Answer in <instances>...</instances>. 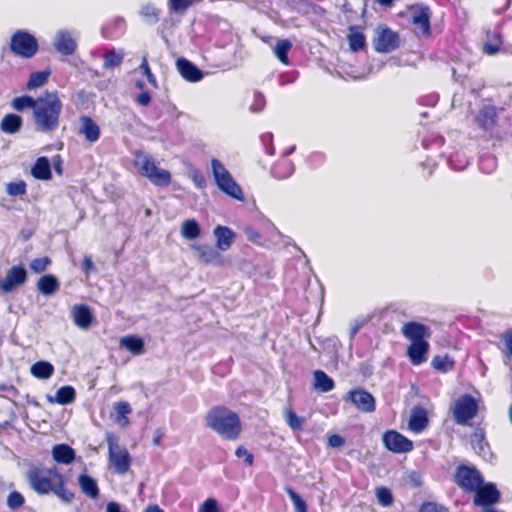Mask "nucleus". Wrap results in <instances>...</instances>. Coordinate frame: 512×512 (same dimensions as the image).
<instances>
[{"label": "nucleus", "instance_id": "nucleus-51", "mask_svg": "<svg viewBox=\"0 0 512 512\" xmlns=\"http://www.w3.org/2000/svg\"><path fill=\"white\" fill-rule=\"evenodd\" d=\"M6 504L9 509L17 510L25 504V498L20 492L12 491L7 496Z\"/></svg>", "mask_w": 512, "mask_h": 512}, {"label": "nucleus", "instance_id": "nucleus-59", "mask_svg": "<svg viewBox=\"0 0 512 512\" xmlns=\"http://www.w3.org/2000/svg\"><path fill=\"white\" fill-rule=\"evenodd\" d=\"M244 234L246 235L248 241L259 244L261 241V234L252 227H245Z\"/></svg>", "mask_w": 512, "mask_h": 512}, {"label": "nucleus", "instance_id": "nucleus-57", "mask_svg": "<svg viewBox=\"0 0 512 512\" xmlns=\"http://www.w3.org/2000/svg\"><path fill=\"white\" fill-rule=\"evenodd\" d=\"M198 512H219V507L216 499L208 498L199 507Z\"/></svg>", "mask_w": 512, "mask_h": 512}, {"label": "nucleus", "instance_id": "nucleus-63", "mask_svg": "<svg viewBox=\"0 0 512 512\" xmlns=\"http://www.w3.org/2000/svg\"><path fill=\"white\" fill-rule=\"evenodd\" d=\"M140 68L142 69L143 71V74L147 77L148 81L152 84H156V79H155V76L153 75V73L151 72L150 70V67L148 65V62L146 60V58L143 59L141 65H140Z\"/></svg>", "mask_w": 512, "mask_h": 512}, {"label": "nucleus", "instance_id": "nucleus-62", "mask_svg": "<svg viewBox=\"0 0 512 512\" xmlns=\"http://www.w3.org/2000/svg\"><path fill=\"white\" fill-rule=\"evenodd\" d=\"M367 323L365 319H356L350 326V339L353 340L359 330Z\"/></svg>", "mask_w": 512, "mask_h": 512}, {"label": "nucleus", "instance_id": "nucleus-42", "mask_svg": "<svg viewBox=\"0 0 512 512\" xmlns=\"http://www.w3.org/2000/svg\"><path fill=\"white\" fill-rule=\"evenodd\" d=\"M50 74V70L31 73L26 84V89L34 90L43 86L48 81Z\"/></svg>", "mask_w": 512, "mask_h": 512}, {"label": "nucleus", "instance_id": "nucleus-48", "mask_svg": "<svg viewBox=\"0 0 512 512\" xmlns=\"http://www.w3.org/2000/svg\"><path fill=\"white\" fill-rule=\"evenodd\" d=\"M285 420L287 425L294 431H300L303 428L304 418L299 417L292 409L286 411Z\"/></svg>", "mask_w": 512, "mask_h": 512}, {"label": "nucleus", "instance_id": "nucleus-26", "mask_svg": "<svg viewBox=\"0 0 512 512\" xmlns=\"http://www.w3.org/2000/svg\"><path fill=\"white\" fill-rule=\"evenodd\" d=\"M36 286L41 294L48 296L59 290L60 283L55 275L46 274L38 279Z\"/></svg>", "mask_w": 512, "mask_h": 512}, {"label": "nucleus", "instance_id": "nucleus-28", "mask_svg": "<svg viewBox=\"0 0 512 512\" xmlns=\"http://www.w3.org/2000/svg\"><path fill=\"white\" fill-rule=\"evenodd\" d=\"M56 50L63 55H72L76 50V42L67 32L59 33L54 44Z\"/></svg>", "mask_w": 512, "mask_h": 512}, {"label": "nucleus", "instance_id": "nucleus-27", "mask_svg": "<svg viewBox=\"0 0 512 512\" xmlns=\"http://www.w3.org/2000/svg\"><path fill=\"white\" fill-rule=\"evenodd\" d=\"M199 256V260L204 264H220L222 258L217 249L209 245H199L194 248Z\"/></svg>", "mask_w": 512, "mask_h": 512}, {"label": "nucleus", "instance_id": "nucleus-12", "mask_svg": "<svg viewBox=\"0 0 512 512\" xmlns=\"http://www.w3.org/2000/svg\"><path fill=\"white\" fill-rule=\"evenodd\" d=\"M473 503L475 506L482 509L493 508V506L500 502L501 493L492 482H484L479 485V488L474 491Z\"/></svg>", "mask_w": 512, "mask_h": 512}, {"label": "nucleus", "instance_id": "nucleus-17", "mask_svg": "<svg viewBox=\"0 0 512 512\" xmlns=\"http://www.w3.org/2000/svg\"><path fill=\"white\" fill-rule=\"evenodd\" d=\"M28 278L27 271L22 265H14L7 270L4 279L0 280V291L9 293L19 286L26 283Z\"/></svg>", "mask_w": 512, "mask_h": 512}, {"label": "nucleus", "instance_id": "nucleus-52", "mask_svg": "<svg viewBox=\"0 0 512 512\" xmlns=\"http://www.w3.org/2000/svg\"><path fill=\"white\" fill-rule=\"evenodd\" d=\"M6 191L10 196H22L26 194L27 185L23 180L10 182L6 186Z\"/></svg>", "mask_w": 512, "mask_h": 512}, {"label": "nucleus", "instance_id": "nucleus-13", "mask_svg": "<svg viewBox=\"0 0 512 512\" xmlns=\"http://www.w3.org/2000/svg\"><path fill=\"white\" fill-rule=\"evenodd\" d=\"M384 447L396 454L409 453L414 449L413 441L396 430H387L382 435Z\"/></svg>", "mask_w": 512, "mask_h": 512}, {"label": "nucleus", "instance_id": "nucleus-21", "mask_svg": "<svg viewBox=\"0 0 512 512\" xmlns=\"http://www.w3.org/2000/svg\"><path fill=\"white\" fill-rule=\"evenodd\" d=\"M177 66L182 77L189 82H198L204 76L203 72L187 59H179L177 61Z\"/></svg>", "mask_w": 512, "mask_h": 512}, {"label": "nucleus", "instance_id": "nucleus-14", "mask_svg": "<svg viewBox=\"0 0 512 512\" xmlns=\"http://www.w3.org/2000/svg\"><path fill=\"white\" fill-rule=\"evenodd\" d=\"M474 122L480 130L492 132L498 126V108L492 104L483 105L478 109Z\"/></svg>", "mask_w": 512, "mask_h": 512}, {"label": "nucleus", "instance_id": "nucleus-46", "mask_svg": "<svg viewBox=\"0 0 512 512\" xmlns=\"http://www.w3.org/2000/svg\"><path fill=\"white\" fill-rule=\"evenodd\" d=\"M471 445L474 449L478 450L479 453H483L485 448L488 447L486 441L485 432L483 429L475 430L471 435Z\"/></svg>", "mask_w": 512, "mask_h": 512}, {"label": "nucleus", "instance_id": "nucleus-41", "mask_svg": "<svg viewBox=\"0 0 512 512\" xmlns=\"http://www.w3.org/2000/svg\"><path fill=\"white\" fill-rule=\"evenodd\" d=\"M502 44L503 38L501 34H492L488 36V41L483 44L482 50L485 54L494 56L500 51Z\"/></svg>", "mask_w": 512, "mask_h": 512}, {"label": "nucleus", "instance_id": "nucleus-49", "mask_svg": "<svg viewBox=\"0 0 512 512\" xmlns=\"http://www.w3.org/2000/svg\"><path fill=\"white\" fill-rule=\"evenodd\" d=\"M52 264V260L48 256H43L40 258L33 259L30 264L29 268L34 273L40 274L47 270V268Z\"/></svg>", "mask_w": 512, "mask_h": 512}, {"label": "nucleus", "instance_id": "nucleus-22", "mask_svg": "<svg viewBox=\"0 0 512 512\" xmlns=\"http://www.w3.org/2000/svg\"><path fill=\"white\" fill-rule=\"evenodd\" d=\"M74 323L82 329L91 326L93 322V314L90 308L85 304H77L72 309Z\"/></svg>", "mask_w": 512, "mask_h": 512}, {"label": "nucleus", "instance_id": "nucleus-23", "mask_svg": "<svg viewBox=\"0 0 512 512\" xmlns=\"http://www.w3.org/2000/svg\"><path fill=\"white\" fill-rule=\"evenodd\" d=\"M53 459L60 464H70L75 460V450L68 444H56L52 448Z\"/></svg>", "mask_w": 512, "mask_h": 512}, {"label": "nucleus", "instance_id": "nucleus-55", "mask_svg": "<svg viewBox=\"0 0 512 512\" xmlns=\"http://www.w3.org/2000/svg\"><path fill=\"white\" fill-rule=\"evenodd\" d=\"M254 102L250 106L252 112H260L263 110L266 104L264 95L261 92L256 91L253 95Z\"/></svg>", "mask_w": 512, "mask_h": 512}, {"label": "nucleus", "instance_id": "nucleus-61", "mask_svg": "<svg viewBox=\"0 0 512 512\" xmlns=\"http://www.w3.org/2000/svg\"><path fill=\"white\" fill-rule=\"evenodd\" d=\"M344 444H345V438L342 437L341 435L332 434V435L328 436V445L331 448H340V447L344 446Z\"/></svg>", "mask_w": 512, "mask_h": 512}, {"label": "nucleus", "instance_id": "nucleus-53", "mask_svg": "<svg viewBox=\"0 0 512 512\" xmlns=\"http://www.w3.org/2000/svg\"><path fill=\"white\" fill-rule=\"evenodd\" d=\"M122 55L117 54L114 50L105 53L104 55V66L105 67H116L122 63Z\"/></svg>", "mask_w": 512, "mask_h": 512}, {"label": "nucleus", "instance_id": "nucleus-31", "mask_svg": "<svg viewBox=\"0 0 512 512\" xmlns=\"http://www.w3.org/2000/svg\"><path fill=\"white\" fill-rule=\"evenodd\" d=\"M22 125L23 119L21 116L9 113L2 118L0 129L7 134H15L21 129Z\"/></svg>", "mask_w": 512, "mask_h": 512}, {"label": "nucleus", "instance_id": "nucleus-45", "mask_svg": "<svg viewBox=\"0 0 512 512\" xmlns=\"http://www.w3.org/2000/svg\"><path fill=\"white\" fill-rule=\"evenodd\" d=\"M198 0H167L170 14H185L186 11Z\"/></svg>", "mask_w": 512, "mask_h": 512}, {"label": "nucleus", "instance_id": "nucleus-19", "mask_svg": "<svg viewBox=\"0 0 512 512\" xmlns=\"http://www.w3.org/2000/svg\"><path fill=\"white\" fill-rule=\"evenodd\" d=\"M79 134L83 135L85 140L95 143L100 139L101 130L99 125L89 116L83 115L79 118Z\"/></svg>", "mask_w": 512, "mask_h": 512}, {"label": "nucleus", "instance_id": "nucleus-39", "mask_svg": "<svg viewBox=\"0 0 512 512\" xmlns=\"http://www.w3.org/2000/svg\"><path fill=\"white\" fill-rule=\"evenodd\" d=\"M38 98H33L29 95H22L19 97H16L12 100L11 106L14 110L18 112H22L25 109H33L35 110V107L37 105Z\"/></svg>", "mask_w": 512, "mask_h": 512}, {"label": "nucleus", "instance_id": "nucleus-34", "mask_svg": "<svg viewBox=\"0 0 512 512\" xmlns=\"http://www.w3.org/2000/svg\"><path fill=\"white\" fill-rule=\"evenodd\" d=\"M347 39L349 48L353 52H358L366 47L365 35L358 31V28L355 26L350 27V33L348 34Z\"/></svg>", "mask_w": 512, "mask_h": 512}, {"label": "nucleus", "instance_id": "nucleus-8", "mask_svg": "<svg viewBox=\"0 0 512 512\" xmlns=\"http://www.w3.org/2000/svg\"><path fill=\"white\" fill-rule=\"evenodd\" d=\"M135 164L139 166V172L142 176L148 178L154 185L160 187L169 186L171 183V174L165 169H160L151 156H142L139 160L137 156Z\"/></svg>", "mask_w": 512, "mask_h": 512}, {"label": "nucleus", "instance_id": "nucleus-1", "mask_svg": "<svg viewBox=\"0 0 512 512\" xmlns=\"http://www.w3.org/2000/svg\"><path fill=\"white\" fill-rule=\"evenodd\" d=\"M30 487L39 495L55 494L60 500L70 503L74 493L66 487V480L56 466L47 468L33 466L26 474Z\"/></svg>", "mask_w": 512, "mask_h": 512}, {"label": "nucleus", "instance_id": "nucleus-24", "mask_svg": "<svg viewBox=\"0 0 512 512\" xmlns=\"http://www.w3.org/2000/svg\"><path fill=\"white\" fill-rule=\"evenodd\" d=\"M294 164L290 159L281 158L271 167V174L274 178L284 180L294 173Z\"/></svg>", "mask_w": 512, "mask_h": 512}, {"label": "nucleus", "instance_id": "nucleus-37", "mask_svg": "<svg viewBox=\"0 0 512 512\" xmlns=\"http://www.w3.org/2000/svg\"><path fill=\"white\" fill-rule=\"evenodd\" d=\"M54 373V366L47 361H38L31 367V374L38 379H48Z\"/></svg>", "mask_w": 512, "mask_h": 512}, {"label": "nucleus", "instance_id": "nucleus-47", "mask_svg": "<svg viewBox=\"0 0 512 512\" xmlns=\"http://www.w3.org/2000/svg\"><path fill=\"white\" fill-rule=\"evenodd\" d=\"M285 490L294 505L295 512H308L306 502L293 488L286 487Z\"/></svg>", "mask_w": 512, "mask_h": 512}, {"label": "nucleus", "instance_id": "nucleus-6", "mask_svg": "<svg viewBox=\"0 0 512 512\" xmlns=\"http://www.w3.org/2000/svg\"><path fill=\"white\" fill-rule=\"evenodd\" d=\"M211 169L215 183L222 192L237 200L244 198L241 187L220 160L213 158L211 160Z\"/></svg>", "mask_w": 512, "mask_h": 512}, {"label": "nucleus", "instance_id": "nucleus-5", "mask_svg": "<svg viewBox=\"0 0 512 512\" xmlns=\"http://www.w3.org/2000/svg\"><path fill=\"white\" fill-rule=\"evenodd\" d=\"M108 445V464L115 474H126L132 464V457L129 451L119 444L118 438L113 434L106 436Z\"/></svg>", "mask_w": 512, "mask_h": 512}, {"label": "nucleus", "instance_id": "nucleus-29", "mask_svg": "<svg viewBox=\"0 0 512 512\" xmlns=\"http://www.w3.org/2000/svg\"><path fill=\"white\" fill-rule=\"evenodd\" d=\"M119 344L133 355L144 353V341L136 335H126L120 338Z\"/></svg>", "mask_w": 512, "mask_h": 512}, {"label": "nucleus", "instance_id": "nucleus-44", "mask_svg": "<svg viewBox=\"0 0 512 512\" xmlns=\"http://www.w3.org/2000/svg\"><path fill=\"white\" fill-rule=\"evenodd\" d=\"M76 398V391L72 386L66 385L59 388L56 392L55 402L60 405L72 403Z\"/></svg>", "mask_w": 512, "mask_h": 512}, {"label": "nucleus", "instance_id": "nucleus-54", "mask_svg": "<svg viewBox=\"0 0 512 512\" xmlns=\"http://www.w3.org/2000/svg\"><path fill=\"white\" fill-rule=\"evenodd\" d=\"M235 455L238 458H244V463L247 466H252L254 463V456L244 446H238L235 450Z\"/></svg>", "mask_w": 512, "mask_h": 512}, {"label": "nucleus", "instance_id": "nucleus-58", "mask_svg": "<svg viewBox=\"0 0 512 512\" xmlns=\"http://www.w3.org/2000/svg\"><path fill=\"white\" fill-rule=\"evenodd\" d=\"M191 179L197 188L204 189L207 185L205 176L200 170H194Z\"/></svg>", "mask_w": 512, "mask_h": 512}, {"label": "nucleus", "instance_id": "nucleus-11", "mask_svg": "<svg viewBox=\"0 0 512 512\" xmlns=\"http://www.w3.org/2000/svg\"><path fill=\"white\" fill-rule=\"evenodd\" d=\"M478 402L470 394L460 396L453 407L454 421L459 425H466L478 413Z\"/></svg>", "mask_w": 512, "mask_h": 512}, {"label": "nucleus", "instance_id": "nucleus-30", "mask_svg": "<svg viewBox=\"0 0 512 512\" xmlns=\"http://www.w3.org/2000/svg\"><path fill=\"white\" fill-rule=\"evenodd\" d=\"M31 174L39 180H50L52 178L50 162L47 157H39L31 169Z\"/></svg>", "mask_w": 512, "mask_h": 512}, {"label": "nucleus", "instance_id": "nucleus-25", "mask_svg": "<svg viewBox=\"0 0 512 512\" xmlns=\"http://www.w3.org/2000/svg\"><path fill=\"white\" fill-rule=\"evenodd\" d=\"M214 235L216 238V247L223 251L231 247L235 236L229 227L221 225L214 229Z\"/></svg>", "mask_w": 512, "mask_h": 512}, {"label": "nucleus", "instance_id": "nucleus-36", "mask_svg": "<svg viewBox=\"0 0 512 512\" xmlns=\"http://www.w3.org/2000/svg\"><path fill=\"white\" fill-rule=\"evenodd\" d=\"M314 387L321 392H329L334 389V380L324 371L316 370L314 372Z\"/></svg>", "mask_w": 512, "mask_h": 512}, {"label": "nucleus", "instance_id": "nucleus-38", "mask_svg": "<svg viewBox=\"0 0 512 512\" xmlns=\"http://www.w3.org/2000/svg\"><path fill=\"white\" fill-rule=\"evenodd\" d=\"M292 48L291 41L287 39L279 40L274 47V54L277 59L284 65H289V52Z\"/></svg>", "mask_w": 512, "mask_h": 512}, {"label": "nucleus", "instance_id": "nucleus-20", "mask_svg": "<svg viewBox=\"0 0 512 512\" xmlns=\"http://www.w3.org/2000/svg\"><path fill=\"white\" fill-rule=\"evenodd\" d=\"M132 413V407L127 401H118L113 404L110 418L119 426L125 428L130 425L128 416Z\"/></svg>", "mask_w": 512, "mask_h": 512}, {"label": "nucleus", "instance_id": "nucleus-9", "mask_svg": "<svg viewBox=\"0 0 512 512\" xmlns=\"http://www.w3.org/2000/svg\"><path fill=\"white\" fill-rule=\"evenodd\" d=\"M483 476L479 470L472 465L460 464L454 473L455 484L465 493L472 494L480 484H483Z\"/></svg>", "mask_w": 512, "mask_h": 512}, {"label": "nucleus", "instance_id": "nucleus-10", "mask_svg": "<svg viewBox=\"0 0 512 512\" xmlns=\"http://www.w3.org/2000/svg\"><path fill=\"white\" fill-rule=\"evenodd\" d=\"M411 12V23L415 27V34L418 37L429 38L432 36L430 7L424 3H416L409 7Z\"/></svg>", "mask_w": 512, "mask_h": 512}, {"label": "nucleus", "instance_id": "nucleus-15", "mask_svg": "<svg viewBox=\"0 0 512 512\" xmlns=\"http://www.w3.org/2000/svg\"><path fill=\"white\" fill-rule=\"evenodd\" d=\"M399 45V34L388 27L381 28L373 40L374 49L379 53H390Z\"/></svg>", "mask_w": 512, "mask_h": 512}, {"label": "nucleus", "instance_id": "nucleus-32", "mask_svg": "<svg viewBox=\"0 0 512 512\" xmlns=\"http://www.w3.org/2000/svg\"><path fill=\"white\" fill-rule=\"evenodd\" d=\"M79 486L82 492L92 499L99 496V488L94 478L87 474H81L78 478Z\"/></svg>", "mask_w": 512, "mask_h": 512}, {"label": "nucleus", "instance_id": "nucleus-43", "mask_svg": "<svg viewBox=\"0 0 512 512\" xmlns=\"http://www.w3.org/2000/svg\"><path fill=\"white\" fill-rule=\"evenodd\" d=\"M161 9L152 3H147L141 7L140 14L149 24H156L161 17Z\"/></svg>", "mask_w": 512, "mask_h": 512}, {"label": "nucleus", "instance_id": "nucleus-4", "mask_svg": "<svg viewBox=\"0 0 512 512\" xmlns=\"http://www.w3.org/2000/svg\"><path fill=\"white\" fill-rule=\"evenodd\" d=\"M62 107V101L56 91H46L39 96L33 111V120L37 130L44 133L54 132L59 127Z\"/></svg>", "mask_w": 512, "mask_h": 512}, {"label": "nucleus", "instance_id": "nucleus-33", "mask_svg": "<svg viewBox=\"0 0 512 512\" xmlns=\"http://www.w3.org/2000/svg\"><path fill=\"white\" fill-rule=\"evenodd\" d=\"M126 26V22L122 17H115L108 23H106L101 30L102 36L105 39L116 38V30L122 31Z\"/></svg>", "mask_w": 512, "mask_h": 512}, {"label": "nucleus", "instance_id": "nucleus-50", "mask_svg": "<svg viewBox=\"0 0 512 512\" xmlns=\"http://www.w3.org/2000/svg\"><path fill=\"white\" fill-rule=\"evenodd\" d=\"M376 497L378 502L384 507L391 506L394 501L391 490L384 486L376 489Z\"/></svg>", "mask_w": 512, "mask_h": 512}, {"label": "nucleus", "instance_id": "nucleus-64", "mask_svg": "<svg viewBox=\"0 0 512 512\" xmlns=\"http://www.w3.org/2000/svg\"><path fill=\"white\" fill-rule=\"evenodd\" d=\"M0 392L6 393L12 397H17L19 394L18 389L11 384H0Z\"/></svg>", "mask_w": 512, "mask_h": 512}, {"label": "nucleus", "instance_id": "nucleus-3", "mask_svg": "<svg viewBox=\"0 0 512 512\" xmlns=\"http://www.w3.org/2000/svg\"><path fill=\"white\" fill-rule=\"evenodd\" d=\"M401 332L403 336L410 341L406 349V356L413 366H419L428 360L430 344L428 339L431 337L430 328L417 321L406 322Z\"/></svg>", "mask_w": 512, "mask_h": 512}, {"label": "nucleus", "instance_id": "nucleus-60", "mask_svg": "<svg viewBox=\"0 0 512 512\" xmlns=\"http://www.w3.org/2000/svg\"><path fill=\"white\" fill-rule=\"evenodd\" d=\"M502 340L504 342L507 355L512 357V329L506 330L503 333Z\"/></svg>", "mask_w": 512, "mask_h": 512}, {"label": "nucleus", "instance_id": "nucleus-56", "mask_svg": "<svg viewBox=\"0 0 512 512\" xmlns=\"http://www.w3.org/2000/svg\"><path fill=\"white\" fill-rule=\"evenodd\" d=\"M419 512H448L447 508L435 503V502H424Z\"/></svg>", "mask_w": 512, "mask_h": 512}, {"label": "nucleus", "instance_id": "nucleus-35", "mask_svg": "<svg viewBox=\"0 0 512 512\" xmlns=\"http://www.w3.org/2000/svg\"><path fill=\"white\" fill-rule=\"evenodd\" d=\"M431 366L440 373H448L454 369L455 361L448 354L435 355L431 361Z\"/></svg>", "mask_w": 512, "mask_h": 512}, {"label": "nucleus", "instance_id": "nucleus-16", "mask_svg": "<svg viewBox=\"0 0 512 512\" xmlns=\"http://www.w3.org/2000/svg\"><path fill=\"white\" fill-rule=\"evenodd\" d=\"M346 401H350L359 411L372 413L376 409L374 396L363 388L350 390L346 396Z\"/></svg>", "mask_w": 512, "mask_h": 512}, {"label": "nucleus", "instance_id": "nucleus-18", "mask_svg": "<svg viewBox=\"0 0 512 512\" xmlns=\"http://www.w3.org/2000/svg\"><path fill=\"white\" fill-rule=\"evenodd\" d=\"M429 425V417L427 410L417 405L413 407L408 422V428L415 434L423 432Z\"/></svg>", "mask_w": 512, "mask_h": 512}, {"label": "nucleus", "instance_id": "nucleus-7", "mask_svg": "<svg viewBox=\"0 0 512 512\" xmlns=\"http://www.w3.org/2000/svg\"><path fill=\"white\" fill-rule=\"evenodd\" d=\"M9 48L15 56L30 59L37 54L39 44L33 34L26 30H17L11 36Z\"/></svg>", "mask_w": 512, "mask_h": 512}, {"label": "nucleus", "instance_id": "nucleus-40", "mask_svg": "<svg viewBox=\"0 0 512 512\" xmlns=\"http://www.w3.org/2000/svg\"><path fill=\"white\" fill-rule=\"evenodd\" d=\"M201 230L195 219H187L182 223L181 234L188 240L196 239L200 236Z\"/></svg>", "mask_w": 512, "mask_h": 512}, {"label": "nucleus", "instance_id": "nucleus-2", "mask_svg": "<svg viewBox=\"0 0 512 512\" xmlns=\"http://www.w3.org/2000/svg\"><path fill=\"white\" fill-rule=\"evenodd\" d=\"M205 423L209 429L226 441H237L243 431L239 414L224 405L210 408L206 413Z\"/></svg>", "mask_w": 512, "mask_h": 512}]
</instances>
